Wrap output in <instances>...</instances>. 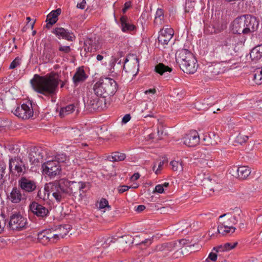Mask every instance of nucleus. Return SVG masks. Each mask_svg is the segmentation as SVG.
<instances>
[{
	"instance_id": "f257e3e1",
	"label": "nucleus",
	"mask_w": 262,
	"mask_h": 262,
	"mask_svg": "<svg viewBox=\"0 0 262 262\" xmlns=\"http://www.w3.org/2000/svg\"><path fill=\"white\" fill-rule=\"evenodd\" d=\"M50 185L52 195L58 202H60L71 195H82L86 186L84 182L70 181L66 179L55 181Z\"/></svg>"
},
{
	"instance_id": "f03ea898",
	"label": "nucleus",
	"mask_w": 262,
	"mask_h": 262,
	"mask_svg": "<svg viewBox=\"0 0 262 262\" xmlns=\"http://www.w3.org/2000/svg\"><path fill=\"white\" fill-rule=\"evenodd\" d=\"M61 81L58 74L51 73L45 76L35 75L31 83L36 92L46 96H52L57 92L58 86Z\"/></svg>"
},
{
	"instance_id": "7ed1b4c3",
	"label": "nucleus",
	"mask_w": 262,
	"mask_h": 262,
	"mask_svg": "<svg viewBox=\"0 0 262 262\" xmlns=\"http://www.w3.org/2000/svg\"><path fill=\"white\" fill-rule=\"evenodd\" d=\"M258 25L255 17L245 15L233 20L231 24V30L235 34H250L257 29Z\"/></svg>"
},
{
	"instance_id": "20e7f679",
	"label": "nucleus",
	"mask_w": 262,
	"mask_h": 262,
	"mask_svg": "<svg viewBox=\"0 0 262 262\" xmlns=\"http://www.w3.org/2000/svg\"><path fill=\"white\" fill-rule=\"evenodd\" d=\"M238 218L230 213L220 215L219 218L218 226L221 234L226 235L233 233L235 230L234 225L238 221Z\"/></svg>"
},
{
	"instance_id": "39448f33",
	"label": "nucleus",
	"mask_w": 262,
	"mask_h": 262,
	"mask_svg": "<svg viewBox=\"0 0 262 262\" xmlns=\"http://www.w3.org/2000/svg\"><path fill=\"white\" fill-rule=\"evenodd\" d=\"M27 224V219L20 212H13L9 216L8 225L12 230H22L26 227Z\"/></svg>"
},
{
	"instance_id": "423d86ee",
	"label": "nucleus",
	"mask_w": 262,
	"mask_h": 262,
	"mask_svg": "<svg viewBox=\"0 0 262 262\" xmlns=\"http://www.w3.org/2000/svg\"><path fill=\"white\" fill-rule=\"evenodd\" d=\"M9 168L11 173L20 176L24 174L26 170L25 162L18 157L9 156Z\"/></svg>"
},
{
	"instance_id": "0eeeda50",
	"label": "nucleus",
	"mask_w": 262,
	"mask_h": 262,
	"mask_svg": "<svg viewBox=\"0 0 262 262\" xmlns=\"http://www.w3.org/2000/svg\"><path fill=\"white\" fill-rule=\"evenodd\" d=\"M59 237H63L61 233H55L51 229H46L38 234V239L43 245L55 243Z\"/></svg>"
},
{
	"instance_id": "6e6552de",
	"label": "nucleus",
	"mask_w": 262,
	"mask_h": 262,
	"mask_svg": "<svg viewBox=\"0 0 262 262\" xmlns=\"http://www.w3.org/2000/svg\"><path fill=\"white\" fill-rule=\"evenodd\" d=\"M12 112L16 116L23 119H29L33 115V110L30 102L23 103Z\"/></svg>"
},
{
	"instance_id": "1a4fd4ad",
	"label": "nucleus",
	"mask_w": 262,
	"mask_h": 262,
	"mask_svg": "<svg viewBox=\"0 0 262 262\" xmlns=\"http://www.w3.org/2000/svg\"><path fill=\"white\" fill-rule=\"evenodd\" d=\"M60 166L56 161H48L43 164L42 167L43 172L50 176H55L59 173L60 171Z\"/></svg>"
},
{
	"instance_id": "9d476101",
	"label": "nucleus",
	"mask_w": 262,
	"mask_h": 262,
	"mask_svg": "<svg viewBox=\"0 0 262 262\" xmlns=\"http://www.w3.org/2000/svg\"><path fill=\"white\" fill-rule=\"evenodd\" d=\"M29 210L34 215L42 219L46 217L49 213L46 207L35 202H33L30 204Z\"/></svg>"
},
{
	"instance_id": "9b49d317",
	"label": "nucleus",
	"mask_w": 262,
	"mask_h": 262,
	"mask_svg": "<svg viewBox=\"0 0 262 262\" xmlns=\"http://www.w3.org/2000/svg\"><path fill=\"white\" fill-rule=\"evenodd\" d=\"M229 173L234 177L245 179L250 174L251 170L247 166H233L229 170Z\"/></svg>"
},
{
	"instance_id": "f8f14e48",
	"label": "nucleus",
	"mask_w": 262,
	"mask_h": 262,
	"mask_svg": "<svg viewBox=\"0 0 262 262\" xmlns=\"http://www.w3.org/2000/svg\"><path fill=\"white\" fill-rule=\"evenodd\" d=\"M173 30L168 26H166L162 29L158 36L159 42L162 45H167L173 35Z\"/></svg>"
},
{
	"instance_id": "ddd939ff",
	"label": "nucleus",
	"mask_w": 262,
	"mask_h": 262,
	"mask_svg": "<svg viewBox=\"0 0 262 262\" xmlns=\"http://www.w3.org/2000/svg\"><path fill=\"white\" fill-rule=\"evenodd\" d=\"M200 138L196 130H192L183 138V143L189 147H194L200 142Z\"/></svg>"
},
{
	"instance_id": "4468645a",
	"label": "nucleus",
	"mask_w": 262,
	"mask_h": 262,
	"mask_svg": "<svg viewBox=\"0 0 262 262\" xmlns=\"http://www.w3.org/2000/svg\"><path fill=\"white\" fill-rule=\"evenodd\" d=\"M18 186L25 192H32L36 187V184L34 181L27 179L26 177H21L18 180Z\"/></svg>"
},
{
	"instance_id": "2eb2a0df",
	"label": "nucleus",
	"mask_w": 262,
	"mask_h": 262,
	"mask_svg": "<svg viewBox=\"0 0 262 262\" xmlns=\"http://www.w3.org/2000/svg\"><path fill=\"white\" fill-rule=\"evenodd\" d=\"M180 66L184 72L188 74H193L196 71L198 65L196 59L193 56L188 60L181 63Z\"/></svg>"
},
{
	"instance_id": "dca6fc26",
	"label": "nucleus",
	"mask_w": 262,
	"mask_h": 262,
	"mask_svg": "<svg viewBox=\"0 0 262 262\" xmlns=\"http://www.w3.org/2000/svg\"><path fill=\"white\" fill-rule=\"evenodd\" d=\"M103 98H100L98 96L94 95L89 98V100L86 102L88 108L91 111L100 110L102 108L103 103Z\"/></svg>"
},
{
	"instance_id": "f3484780",
	"label": "nucleus",
	"mask_w": 262,
	"mask_h": 262,
	"mask_svg": "<svg viewBox=\"0 0 262 262\" xmlns=\"http://www.w3.org/2000/svg\"><path fill=\"white\" fill-rule=\"evenodd\" d=\"M104 86L105 95H113L117 90V83L116 81L111 78H102Z\"/></svg>"
},
{
	"instance_id": "a211bd4d",
	"label": "nucleus",
	"mask_w": 262,
	"mask_h": 262,
	"mask_svg": "<svg viewBox=\"0 0 262 262\" xmlns=\"http://www.w3.org/2000/svg\"><path fill=\"white\" fill-rule=\"evenodd\" d=\"M23 199L22 194L19 188L15 187L7 194V199L11 203L16 204L19 203Z\"/></svg>"
},
{
	"instance_id": "6ab92c4d",
	"label": "nucleus",
	"mask_w": 262,
	"mask_h": 262,
	"mask_svg": "<svg viewBox=\"0 0 262 262\" xmlns=\"http://www.w3.org/2000/svg\"><path fill=\"white\" fill-rule=\"evenodd\" d=\"M176 60L180 64L185 61L188 60L193 57V55L189 51L186 49H181L177 51L176 54Z\"/></svg>"
},
{
	"instance_id": "aec40b11",
	"label": "nucleus",
	"mask_w": 262,
	"mask_h": 262,
	"mask_svg": "<svg viewBox=\"0 0 262 262\" xmlns=\"http://www.w3.org/2000/svg\"><path fill=\"white\" fill-rule=\"evenodd\" d=\"M53 33L56 36L61 37L63 39L69 41H73L75 36L73 33L70 32L68 30L63 28H56L54 29Z\"/></svg>"
},
{
	"instance_id": "412c9836",
	"label": "nucleus",
	"mask_w": 262,
	"mask_h": 262,
	"mask_svg": "<svg viewBox=\"0 0 262 262\" xmlns=\"http://www.w3.org/2000/svg\"><path fill=\"white\" fill-rule=\"evenodd\" d=\"M61 13V10L57 9L50 13L47 18L46 27L50 28L53 25L55 24L58 20V16Z\"/></svg>"
},
{
	"instance_id": "4be33fe9",
	"label": "nucleus",
	"mask_w": 262,
	"mask_h": 262,
	"mask_svg": "<svg viewBox=\"0 0 262 262\" xmlns=\"http://www.w3.org/2000/svg\"><path fill=\"white\" fill-rule=\"evenodd\" d=\"M121 30L124 32H127L134 30L136 26L130 23V20L125 16L120 18Z\"/></svg>"
},
{
	"instance_id": "5701e85b",
	"label": "nucleus",
	"mask_w": 262,
	"mask_h": 262,
	"mask_svg": "<svg viewBox=\"0 0 262 262\" xmlns=\"http://www.w3.org/2000/svg\"><path fill=\"white\" fill-rule=\"evenodd\" d=\"M103 84V81L102 78L100 79L98 82H97L94 85L93 90L94 91L95 95L97 96H100L103 98L106 97L105 95L104 86Z\"/></svg>"
},
{
	"instance_id": "b1692460",
	"label": "nucleus",
	"mask_w": 262,
	"mask_h": 262,
	"mask_svg": "<svg viewBox=\"0 0 262 262\" xmlns=\"http://www.w3.org/2000/svg\"><path fill=\"white\" fill-rule=\"evenodd\" d=\"M155 71L160 75H164L165 77H167L168 76L167 74L172 71V68L164 65L162 63H159L155 66Z\"/></svg>"
},
{
	"instance_id": "393cba45",
	"label": "nucleus",
	"mask_w": 262,
	"mask_h": 262,
	"mask_svg": "<svg viewBox=\"0 0 262 262\" xmlns=\"http://www.w3.org/2000/svg\"><path fill=\"white\" fill-rule=\"evenodd\" d=\"M87 78V76L83 69L78 68L73 77V80L75 84L83 82Z\"/></svg>"
},
{
	"instance_id": "a878e982",
	"label": "nucleus",
	"mask_w": 262,
	"mask_h": 262,
	"mask_svg": "<svg viewBox=\"0 0 262 262\" xmlns=\"http://www.w3.org/2000/svg\"><path fill=\"white\" fill-rule=\"evenodd\" d=\"M250 57L252 60L257 61L262 57V44L252 49Z\"/></svg>"
},
{
	"instance_id": "bb28decb",
	"label": "nucleus",
	"mask_w": 262,
	"mask_h": 262,
	"mask_svg": "<svg viewBox=\"0 0 262 262\" xmlns=\"http://www.w3.org/2000/svg\"><path fill=\"white\" fill-rule=\"evenodd\" d=\"M98 48L97 41L92 39H87L84 42V50L88 52H95Z\"/></svg>"
},
{
	"instance_id": "cd10ccee",
	"label": "nucleus",
	"mask_w": 262,
	"mask_h": 262,
	"mask_svg": "<svg viewBox=\"0 0 262 262\" xmlns=\"http://www.w3.org/2000/svg\"><path fill=\"white\" fill-rule=\"evenodd\" d=\"M76 105L74 104H69L66 107L61 108L59 112L60 116L64 117V116L72 113L75 110Z\"/></svg>"
},
{
	"instance_id": "c85d7f7f",
	"label": "nucleus",
	"mask_w": 262,
	"mask_h": 262,
	"mask_svg": "<svg viewBox=\"0 0 262 262\" xmlns=\"http://www.w3.org/2000/svg\"><path fill=\"white\" fill-rule=\"evenodd\" d=\"M126 158V155L121 152H113L111 155L107 157V159L110 161H121L124 160Z\"/></svg>"
},
{
	"instance_id": "c756f323",
	"label": "nucleus",
	"mask_w": 262,
	"mask_h": 262,
	"mask_svg": "<svg viewBox=\"0 0 262 262\" xmlns=\"http://www.w3.org/2000/svg\"><path fill=\"white\" fill-rule=\"evenodd\" d=\"M51 183H49L47 186H46L43 190H40L38 192V196L43 200L49 199V194L50 193L52 194L51 192V187L50 184Z\"/></svg>"
},
{
	"instance_id": "7c9ffc66",
	"label": "nucleus",
	"mask_w": 262,
	"mask_h": 262,
	"mask_svg": "<svg viewBox=\"0 0 262 262\" xmlns=\"http://www.w3.org/2000/svg\"><path fill=\"white\" fill-rule=\"evenodd\" d=\"M164 18L163 11L161 9H158L155 14L154 24L156 26H159L163 24Z\"/></svg>"
},
{
	"instance_id": "2f4dec72",
	"label": "nucleus",
	"mask_w": 262,
	"mask_h": 262,
	"mask_svg": "<svg viewBox=\"0 0 262 262\" xmlns=\"http://www.w3.org/2000/svg\"><path fill=\"white\" fill-rule=\"evenodd\" d=\"M236 42V37L235 36H229L226 37L222 41L221 46H225L233 47Z\"/></svg>"
},
{
	"instance_id": "473e14b6",
	"label": "nucleus",
	"mask_w": 262,
	"mask_h": 262,
	"mask_svg": "<svg viewBox=\"0 0 262 262\" xmlns=\"http://www.w3.org/2000/svg\"><path fill=\"white\" fill-rule=\"evenodd\" d=\"M181 227L178 229L180 230V232L186 234L189 232L192 229V225L190 222L186 221H183L180 223Z\"/></svg>"
},
{
	"instance_id": "72a5a7b5",
	"label": "nucleus",
	"mask_w": 262,
	"mask_h": 262,
	"mask_svg": "<svg viewBox=\"0 0 262 262\" xmlns=\"http://www.w3.org/2000/svg\"><path fill=\"white\" fill-rule=\"evenodd\" d=\"M253 80L257 84L262 83V68H258L254 71Z\"/></svg>"
},
{
	"instance_id": "f704fd0d",
	"label": "nucleus",
	"mask_w": 262,
	"mask_h": 262,
	"mask_svg": "<svg viewBox=\"0 0 262 262\" xmlns=\"http://www.w3.org/2000/svg\"><path fill=\"white\" fill-rule=\"evenodd\" d=\"M170 165L173 171H182L183 165L182 162L179 161H172L170 162Z\"/></svg>"
},
{
	"instance_id": "c9c22d12",
	"label": "nucleus",
	"mask_w": 262,
	"mask_h": 262,
	"mask_svg": "<svg viewBox=\"0 0 262 262\" xmlns=\"http://www.w3.org/2000/svg\"><path fill=\"white\" fill-rule=\"evenodd\" d=\"M219 234H221L219 226L217 228L215 226L212 227L208 231V235L211 237H215Z\"/></svg>"
},
{
	"instance_id": "e433bc0d",
	"label": "nucleus",
	"mask_w": 262,
	"mask_h": 262,
	"mask_svg": "<svg viewBox=\"0 0 262 262\" xmlns=\"http://www.w3.org/2000/svg\"><path fill=\"white\" fill-rule=\"evenodd\" d=\"M71 51L70 46L60 45L59 47V51L61 52L59 54L60 56H63L64 54L69 53Z\"/></svg>"
},
{
	"instance_id": "4c0bfd02",
	"label": "nucleus",
	"mask_w": 262,
	"mask_h": 262,
	"mask_svg": "<svg viewBox=\"0 0 262 262\" xmlns=\"http://www.w3.org/2000/svg\"><path fill=\"white\" fill-rule=\"evenodd\" d=\"M67 227L66 225L65 226H62L60 225L58 226V227L55 230H52V231H54L55 233H61L62 235H63V237H61L63 238L65 235L67 234L68 232V229L66 228L65 227Z\"/></svg>"
},
{
	"instance_id": "58836bf2",
	"label": "nucleus",
	"mask_w": 262,
	"mask_h": 262,
	"mask_svg": "<svg viewBox=\"0 0 262 262\" xmlns=\"http://www.w3.org/2000/svg\"><path fill=\"white\" fill-rule=\"evenodd\" d=\"M99 208L100 209L107 208L108 210H110L111 208V206L108 205V201L104 198H102L100 200L99 204Z\"/></svg>"
},
{
	"instance_id": "ea45409f",
	"label": "nucleus",
	"mask_w": 262,
	"mask_h": 262,
	"mask_svg": "<svg viewBox=\"0 0 262 262\" xmlns=\"http://www.w3.org/2000/svg\"><path fill=\"white\" fill-rule=\"evenodd\" d=\"M222 47V53L223 55H229L232 54V50L233 47L225 46H221Z\"/></svg>"
},
{
	"instance_id": "a19ab883",
	"label": "nucleus",
	"mask_w": 262,
	"mask_h": 262,
	"mask_svg": "<svg viewBox=\"0 0 262 262\" xmlns=\"http://www.w3.org/2000/svg\"><path fill=\"white\" fill-rule=\"evenodd\" d=\"M113 242V238L112 237H107V238H103L102 241L100 242L102 243L101 244V246H103V248H105L108 247L111 243Z\"/></svg>"
},
{
	"instance_id": "79ce46f5",
	"label": "nucleus",
	"mask_w": 262,
	"mask_h": 262,
	"mask_svg": "<svg viewBox=\"0 0 262 262\" xmlns=\"http://www.w3.org/2000/svg\"><path fill=\"white\" fill-rule=\"evenodd\" d=\"M67 160V156L66 154H61L57 155L55 157V160L54 161H56L58 162V164L59 165L60 163H63L65 162Z\"/></svg>"
},
{
	"instance_id": "37998d69",
	"label": "nucleus",
	"mask_w": 262,
	"mask_h": 262,
	"mask_svg": "<svg viewBox=\"0 0 262 262\" xmlns=\"http://www.w3.org/2000/svg\"><path fill=\"white\" fill-rule=\"evenodd\" d=\"M177 250L183 248L185 246L188 244L187 241L185 239H182L180 241H174Z\"/></svg>"
},
{
	"instance_id": "c03bdc74",
	"label": "nucleus",
	"mask_w": 262,
	"mask_h": 262,
	"mask_svg": "<svg viewBox=\"0 0 262 262\" xmlns=\"http://www.w3.org/2000/svg\"><path fill=\"white\" fill-rule=\"evenodd\" d=\"M248 139V137L247 136L242 135L241 134L237 136L236 139V141L241 144L245 143Z\"/></svg>"
},
{
	"instance_id": "a18cd8bd",
	"label": "nucleus",
	"mask_w": 262,
	"mask_h": 262,
	"mask_svg": "<svg viewBox=\"0 0 262 262\" xmlns=\"http://www.w3.org/2000/svg\"><path fill=\"white\" fill-rule=\"evenodd\" d=\"M20 59L18 57H17L11 63L9 68L10 69H14L15 68H16L17 66L20 65Z\"/></svg>"
},
{
	"instance_id": "49530a36",
	"label": "nucleus",
	"mask_w": 262,
	"mask_h": 262,
	"mask_svg": "<svg viewBox=\"0 0 262 262\" xmlns=\"http://www.w3.org/2000/svg\"><path fill=\"white\" fill-rule=\"evenodd\" d=\"M237 244V243H226L223 245L225 251H228L234 248L236 246Z\"/></svg>"
},
{
	"instance_id": "de8ad7c7",
	"label": "nucleus",
	"mask_w": 262,
	"mask_h": 262,
	"mask_svg": "<svg viewBox=\"0 0 262 262\" xmlns=\"http://www.w3.org/2000/svg\"><path fill=\"white\" fill-rule=\"evenodd\" d=\"M167 252H170L173 250H177L174 241L167 243Z\"/></svg>"
},
{
	"instance_id": "09e8293b",
	"label": "nucleus",
	"mask_w": 262,
	"mask_h": 262,
	"mask_svg": "<svg viewBox=\"0 0 262 262\" xmlns=\"http://www.w3.org/2000/svg\"><path fill=\"white\" fill-rule=\"evenodd\" d=\"M6 225V219L3 214L0 215V233H1Z\"/></svg>"
},
{
	"instance_id": "8fccbe9b",
	"label": "nucleus",
	"mask_w": 262,
	"mask_h": 262,
	"mask_svg": "<svg viewBox=\"0 0 262 262\" xmlns=\"http://www.w3.org/2000/svg\"><path fill=\"white\" fill-rule=\"evenodd\" d=\"M167 243L159 245L156 246L155 250L157 251H165L167 252Z\"/></svg>"
},
{
	"instance_id": "3c124183",
	"label": "nucleus",
	"mask_w": 262,
	"mask_h": 262,
	"mask_svg": "<svg viewBox=\"0 0 262 262\" xmlns=\"http://www.w3.org/2000/svg\"><path fill=\"white\" fill-rule=\"evenodd\" d=\"M152 243V240L151 239H145V240L142 241L140 243H137L136 245H140V246H149Z\"/></svg>"
},
{
	"instance_id": "603ef678",
	"label": "nucleus",
	"mask_w": 262,
	"mask_h": 262,
	"mask_svg": "<svg viewBox=\"0 0 262 262\" xmlns=\"http://www.w3.org/2000/svg\"><path fill=\"white\" fill-rule=\"evenodd\" d=\"M6 169V165L2 162H0V180L3 178Z\"/></svg>"
},
{
	"instance_id": "864d4df0",
	"label": "nucleus",
	"mask_w": 262,
	"mask_h": 262,
	"mask_svg": "<svg viewBox=\"0 0 262 262\" xmlns=\"http://www.w3.org/2000/svg\"><path fill=\"white\" fill-rule=\"evenodd\" d=\"M217 254L216 253H213L211 252L208 255V258L206 259L207 261H209V260L214 261L217 259Z\"/></svg>"
},
{
	"instance_id": "5fc2aeb1",
	"label": "nucleus",
	"mask_w": 262,
	"mask_h": 262,
	"mask_svg": "<svg viewBox=\"0 0 262 262\" xmlns=\"http://www.w3.org/2000/svg\"><path fill=\"white\" fill-rule=\"evenodd\" d=\"M211 138L210 135H204L203 138L202 139V141L204 142V144L207 145L211 143Z\"/></svg>"
},
{
	"instance_id": "6e6d98bb",
	"label": "nucleus",
	"mask_w": 262,
	"mask_h": 262,
	"mask_svg": "<svg viewBox=\"0 0 262 262\" xmlns=\"http://www.w3.org/2000/svg\"><path fill=\"white\" fill-rule=\"evenodd\" d=\"M71 135L73 137H77L81 136V132L78 129H72L71 130Z\"/></svg>"
},
{
	"instance_id": "4d7b16f0",
	"label": "nucleus",
	"mask_w": 262,
	"mask_h": 262,
	"mask_svg": "<svg viewBox=\"0 0 262 262\" xmlns=\"http://www.w3.org/2000/svg\"><path fill=\"white\" fill-rule=\"evenodd\" d=\"M7 148L11 153H15L18 150L16 146L14 145H8L7 146Z\"/></svg>"
},
{
	"instance_id": "13d9d810",
	"label": "nucleus",
	"mask_w": 262,
	"mask_h": 262,
	"mask_svg": "<svg viewBox=\"0 0 262 262\" xmlns=\"http://www.w3.org/2000/svg\"><path fill=\"white\" fill-rule=\"evenodd\" d=\"M213 250L215 251L216 252L226 251L223 244L214 247Z\"/></svg>"
},
{
	"instance_id": "bf43d9fd",
	"label": "nucleus",
	"mask_w": 262,
	"mask_h": 262,
	"mask_svg": "<svg viewBox=\"0 0 262 262\" xmlns=\"http://www.w3.org/2000/svg\"><path fill=\"white\" fill-rule=\"evenodd\" d=\"M163 165V161H160L158 164V168L156 169V165L155 164L152 167V169L154 171H155V173L158 174L159 173V171L160 170V168L162 167Z\"/></svg>"
},
{
	"instance_id": "052dcab7",
	"label": "nucleus",
	"mask_w": 262,
	"mask_h": 262,
	"mask_svg": "<svg viewBox=\"0 0 262 262\" xmlns=\"http://www.w3.org/2000/svg\"><path fill=\"white\" fill-rule=\"evenodd\" d=\"M155 191L158 192L159 193H163L164 191V188H163V186L160 184L156 186L155 188Z\"/></svg>"
},
{
	"instance_id": "680f3d73",
	"label": "nucleus",
	"mask_w": 262,
	"mask_h": 262,
	"mask_svg": "<svg viewBox=\"0 0 262 262\" xmlns=\"http://www.w3.org/2000/svg\"><path fill=\"white\" fill-rule=\"evenodd\" d=\"M131 118L129 114H126L122 119V122L123 123H126L128 122Z\"/></svg>"
},
{
	"instance_id": "e2e57ef3",
	"label": "nucleus",
	"mask_w": 262,
	"mask_h": 262,
	"mask_svg": "<svg viewBox=\"0 0 262 262\" xmlns=\"http://www.w3.org/2000/svg\"><path fill=\"white\" fill-rule=\"evenodd\" d=\"M239 227L240 228H244L245 223V220L243 217V216H241L239 215Z\"/></svg>"
},
{
	"instance_id": "0e129e2a",
	"label": "nucleus",
	"mask_w": 262,
	"mask_h": 262,
	"mask_svg": "<svg viewBox=\"0 0 262 262\" xmlns=\"http://www.w3.org/2000/svg\"><path fill=\"white\" fill-rule=\"evenodd\" d=\"M86 5V1L85 0H82L81 2L78 3L77 5V7L78 8H80L81 9H83Z\"/></svg>"
},
{
	"instance_id": "69168bd1",
	"label": "nucleus",
	"mask_w": 262,
	"mask_h": 262,
	"mask_svg": "<svg viewBox=\"0 0 262 262\" xmlns=\"http://www.w3.org/2000/svg\"><path fill=\"white\" fill-rule=\"evenodd\" d=\"M129 188V187L123 185V186L120 187L118 190L120 193H123V192L127 191V190H128Z\"/></svg>"
},
{
	"instance_id": "338daca9",
	"label": "nucleus",
	"mask_w": 262,
	"mask_h": 262,
	"mask_svg": "<svg viewBox=\"0 0 262 262\" xmlns=\"http://www.w3.org/2000/svg\"><path fill=\"white\" fill-rule=\"evenodd\" d=\"M140 174L139 173H135L130 178L132 181H135L137 180L140 178Z\"/></svg>"
},
{
	"instance_id": "774afa93",
	"label": "nucleus",
	"mask_w": 262,
	"mask_h": 262,
	"mask_svg": "<svg viewBox=\"0 0 262 262\" xmlns=\"http://www.w3.org/2000/svg\"><path fill=\"white\" fill-rule=\"evenodd\" d=\"M213 98L212 97H209L207 98L206 100H204V104H206L207 105H211L213 104L212 102L211 101V100H212Z\"/></svg>"
}]
</instances>
